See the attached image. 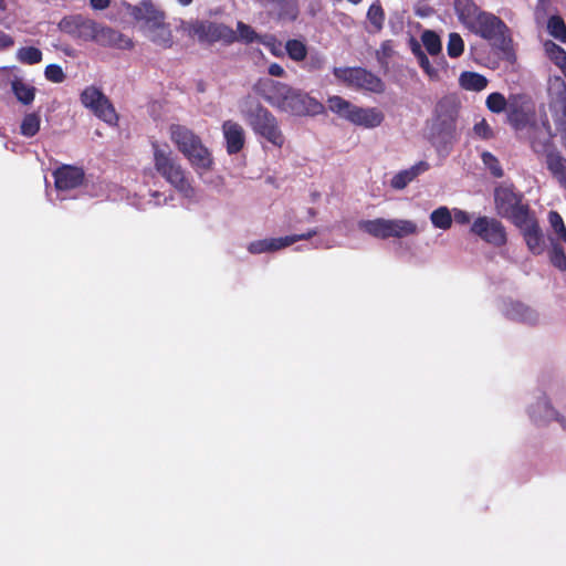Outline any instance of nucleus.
<instances>
[{
    "label": "nucleus",
    "mask_w": 566,
    "mask_h": 566,
    "mask_svg": "<svg viewBox=\"0 0 566 566\" xmlns=\"http://www.w3.org/2000/svg\"><path fill=\"white\" fill-rule=\"evenodd\" d=\"M256 88L262 98L281 113L305 117L325 112V106L318 99L286 83L266 78L260 81Z\"/></svg>",
    "instance_id": "obj_1"
},
{
    "label": "nucleus",
    "mask_w": 566,
    "mask_h": 566,
    "mask_svg": "<svg viewBox=\"0 0 566 566\" xmlns=\"http://www.w3.org/2000/svg\"><path fill=\"white\" fill-rule=\"evenodd\" d=\"M57 27L62 33L78 42H94L104 48L119 50H130L134 46L130 38L81 13L63 17Z\"/></svg>",
    "instance_id": "obj_2"
},
{
    "label": "nucleus",
    "mask_w": 566,
    "mask_h": 566,
    "mask_svg": "<svg viewBox=\"0 0 566 566\" xmlns=\"http://www.w3.org/2000/svg\"><path fill=\"white\" fill-rule=\"evenodd\" d=\"M240 113L258 138L279 149L285 145L286 137L280 119L260 101L247 96L241 104Z\"/></svg>",
    "instance_id": "obj_3"
},
{
    "label": "nucleus",
    "mask_w": 566,
    "mask_h": 566,
    "mask_svg": "<svg viewBox=\"0 0 566 566\" xmlns=\"http://www.w3.org/2000/svg\"><path fill=\"white\" fill-rule=\"evenodd\" d=\"M169 136L177 149L188 159L195 169L208 171L213 166L210 150L203 145L199 135L185 125L171 124Z\"/></svg>",
    "instance_id": "obj_4"
},
{
    "label": "nucleus",
    "mask_w": 566,
    "mask_h": 566,
    "mask_svg": "<svg viewBox=\"0 0 566 566\" xmlns=\"http://www.w3.org/2000/svg\"><path fill=\"white\" fill-rule=\"evenodd\" d=\"M153 149L156 171L185 198L192 199L196 196V189L172 151L161 149L157 144H153Z\"/></svg>",
    "instance_id": "obj_5"
},
{
    "label": "nucleus",
    "mask_w": 566,
    "mask_h": 566,
    "mask_svg": "<svg viewBox=\"0 0 566 566\" xmlns=\"http://www.w3.org/2000/svg\"><path fill=\"white\" fill-rule=\"evenodd\" d=\"M528 130V143L536 155L545 157L548 171L566 190V158L554 145L552 137L546 136L543 130L533 123Z\"/></svg>",
    "instance_id": "obj_6"
},
{
    "label": "nucleus",
    "mask_w": 566,
    "mask_h": 566,
    "mask_svg": "<svg viewBox=\"0 0 566 566\" xmlns=\"http://www.w3.org/2000/svg\"><path fill=\"white\" fill-rule=\"evenodd\" d=\"M523 193L514 186H500L494 190V206L497 214L509 219L514 226H522L523 219L532 214L527 203H523Z\"/></svg>",
    "instance_id": "obj_7"
},
{
    "label": "nucleus",
    "mask_w": 566,
    "mask_h": 566,
    "mask_svg": "<svg viewBox=\"0 0 566 566\" xmlns=\"http://www.w3.org/2000/svg\"><path fill=\"white\" fill-rule=\"evenodd\" d=\"M458 118L457 104L450 98H442L438 102L434 116L430 125V139L433 144L447 145L455 133Z\"/></svg>",
    "instance_id": "obj_8"
},
{
    "label": "nucleus",
    "mask_w": 566,
    "mask_h": 566,
    "mask_svg": "<svg viewBox=\"0 0 566 566\" xmlns=\"http://www.w3.org/2000/svg\"><path fill=\"white\" fill-rule=\"evenodd\" d=\"M333 74L346 86L355 90L371 93H382L385 91V84L381 78L364 67H334Z\"/></svg>",
    "instance_id": "obj_9"
},
{
    "label": "nucleus",
    "mask_w": 566,
    "mask_h": 566,
    "mask_svg": "<svg viewBox=\"0 0 566 566\" xmlns=\"http://www.w3.org/2000/svg\"><path fill=\"white\" fill-rule=\"evenodd\" d=\"M80 101L101 120L112 126L118 124L119 116L113 103L98 87L94 85L85 87L80 95Z\"/></svg>",
    "instance_id": "obj_10"
},
{
    "label": "nucleus",
    "mask_w": 566,
    "mask_h": 566,
    "mask_svg": "<svg viewBox=\"0 0 566 566\" xmlns=\"http://www.w3.org/2000/svg\"><path fill=\"white\" fill-rule=\"evenodd\" d=\"M470 232L493 248H502L509 241L505 226L492 217H478L472 222Z\"/></svg>",
    "instance_id": "obj_11"
},
{
    "label": "nucleus",
    "mask_w": 566,
    "mask_h": 566,
    "mask_svg": "<svg viewBox=\"0 0 566 566\" xmlns=\"http://www.w3.org/2000/svg\"><path fill=\"white\" fill-rule=\"evenodd\" d=\"M189 34L197 36L201 43L222 42L227 45L237 42V33L223 23L196 21L189 28Z\"/></svg>",
    "instance_id": "obj_12"
},
{
    "label": "nucleus",
    "mask_w": 566,
    "mask_h": 566,
    "mask_svg": "<svg viewBox=\"0 0 566 566\" xmlns=\"http://www.w3.org/2000/svg\"><path fill=\"white\" fill-rule=\"evenodd\" d=\"M468 30L489 42L501 44L504 43L505 34L509 32L505 22L488 11H483Z\"/></svg>",
    "instance_id": "obj_13"
},
{
    "label": "nucleus",
    "mask_w": 566,
    "mask_h": 566,
    "mask_svg": "<svg viewBox=\"0 0 566 566\" xmlns=\"http://www.w3.org/2000/svg\"><path fill=\"white\" fill-rule=\"evenodd\" d=\"M506 116L509 124L515 130H523L535 123V111L531 101L526 98V96L520 94L510 96Z\"/></svg>",
    "instance_id": "obj_14"
},
{
    "label": "nucleus",
    "mask_w": 566,
    "mask_h": 566,
    "mask_svg": "<svg viewBox=\"0 0 566 566\" xmlns=\"http://www.w3.org/2000/svg\"><path fill=\"white\" fill-rule=\"evenodd\" d=\"M317 233L318 232L316 229H311L306 233L302 234H292L282 238L256 240L248 245V251L252 254L277 251L283 248L290 247L297 241L308 240L312 237L316 235Z\"/></svg>",
    "instance_id": "obj_15"
},
{
    "label": "nucleus",
    "mask_w": 566,
    "mask_h": 566,
    "mask_svg": "<svg viewBox=\"0 0 566 566\" xmlns=\"http://www.w3.org/2000/svg\"><path fill=\"white\" fill-rule=\"evenodd\" d=\"M130 15L143 23L144 31L159 27L166 20V13L160 10L151 0H143L130 9Z\"/></svg>",
    "instance_id": "obj_16"
},
{
    "label": "nucleus",
    "mask_w": 566,
    "mask_h": 566,
    "mask_svg": "<svg viewBox=\"0 0 566 566\" xmlns=\"http://www.w3.org/2000/svg\"><path fill=\"white\" fill-rule=\"evenodd\" d=\"M515 227L521 230L525 243L533 254L539 255L544 252L543 231L533 213L523 219L522 226Z\"/></svg>",
    "instance_id": "obj_17"
},
{
    "label": "nucleus",
    "mask_w": 566,
    "mask_h": 566,
    "mask_svg": "<svg viewBox=\"0 0 566 566\" xmlns=\"http://www.w3.org/2000/svg\"><path fill=\"white\" fill-rule=\"evenodd\" d=\"M226 144V150L229 155L239 154L245 145L244 128L232 119L224 120L221 126Z\"/></svg>",
    "instance_id": "obj_18"
},
{
    "label": "nucleus",
    "mask_w": 566,
    "mask_h": 566,
    "mask_svg": "<svg viewBox=\"0 0 566 566\" xmlns=\"http://www.w3.org/2000/svg\"><path fill=\"white\" fill-rule=\"evenodd\" d=\"M55 187L59 190H72L80 187L85 178L84 170L76 166L64 165L54 172Z\"/></svg>",
    "instance_id": "obj_19"
},
{
    "label": "nucleus",
    "mask_w": 566,
    "mask_h": 566,
    "mask_svg": "<svg viewBox=\"0 0 566 566\" xmlns=\"http://www.w3.org/2000/svg\"><path fill=\"white\" fill-rule=\"evenodd\" d=\"M385 115L376 107H360L355 105L347 120L354 125L363 126L365 128H375L381 125Z\"/></svg>",
    "instance_id": "obj_20"
},
{
    "label": "nucleus",
    "mask_w": 566,
    "mask_h": 566,
    "mask_svg": "<svg viewBox=\"0 0 566 566\" xmlns=\"http://www.w3.org/2000/svg\"><path fill=\"white\" fill-rule=\"evenodd\" d=\"M453 6L459 21L467 29H469V27L484 11L474 2V0H454Z\"/></svg>",
    "instance_id": "obj_21"
},
{
    "label": "nucleus",
    "mask_w": 566,
    "mask_h": 566,
    "mask_svg": "<svg viewBox=\"0 0 566 566\" xmlns=\"http://www.w3.org/2000/svg\"><path fill=\"white\" fill-rule=\"evenodd\" d=\"M429 168L430 165L427 161L421 160L411 166L409 169H405L396 174L390 181V186L394 189L401 190Z\"/></svg>",
    "instance_id": "obj_22"
},
{
    "label": "nucleus",
    "mask_w": 566,
    "mask_h": 566,
    "mask_svg": "<svg viewBox=\"0 0 566 566\" xmlns=\"http://www.w3.org/2000/svg\"><path fill=\"white\" fill-rule=\"evenodd\" d=\"M544 410L546 412L545 421L556 420L560 423V426L566 429V418L559 415L551 405L547 398H543V400H538L536 405L532 406L530 415L535 423L541 424L542 418L537 415L539 410Z\"/></svg>",
    "instance_id": "obj_23"
},
{
    "label": "nucleus",
    "mask_w": 566,
    "mask_h": 566,
    "mask_svg": "<svg viewBox=\"0 0 566 566\" xmlns=\"http://www.w3.org/2000/svg\"><path fill=\"white\" fill-rule=\"evenodd\" d=\"M150 42L161 49H170L174 44V36L170 25L166 23V20L145 32Z\"/></svg>",
    "instance_id": "obj_24"
},
{
    "label": "nucleus",
    "mask_w": 566,
    "mask_h": 566,
    "mask_svg": "<svg viewBox=\"0 0 566 566\" xmlns=\"http://www.w3.org/2000/svg\"><path fill=\"white\" fill-rule=\"evenodd\" d=\"M358 228L374 238L381 240L389 239V219L376 218L374 220H360Z\"/></svg>",
    "instance_id": "obj_25"
},
{
    "label": "nucleus",
    "mask_w": 566,
    "mask_h": 566,
    "mask_svg": "<svg viewBox=\"0 0 566 566\" xmlns=\"http://www.w3.org/2000/svg\"><path fill=\"white\" fill-rule=\"evenodd\" d=\"M488 84V78L476 72L464 71L459 76V85L465 91L481 92Z\"/></svg>",
    "instance_id": "obj_26"
},
{
    "label": "nucleus",
    "mask_w": 566,
    "mask_h": 566,
    "mask_svg": "<svg viewBox=\"0 0 566 566\" xmlns=\"http://www.w3.org/2000/svg\"><path fill=\"white\" fill-rule=\"evenodd\" d=\"M417 232L418 227L411 220L389 219V238H405Z\"/></svg>",
    "instance_id": "obj_27"
},
{
    "label": "nucleus",
    "mask_w": 566,
    "mask_h": 566,
    "mask_svg": "<svg viewBox=\"0 0 566 566\" xmlns=\"http://www.w3.org/2000/svg\"><path fill=\"white\" fill-rule=\"evenodd\" d=\"M289 59L300 63L306 59L308 53L306 42L300 39H289L284 45Z\"/></svg>",
    "instance_id": "obj_28"
},
{
    "label": "nucleus",
    "mask_w": 566,
    "mask_h": 566,
    "mask_svg": "<svg viewBox=\"0 0 566 566\" xmlns=\"http://www.w3.org/2000/svg\"><path fill=\"white\" fill-rule=\"evenodd\" d=\"M12 92L17 99L23 105H30L35 97V87L23 82L22 80L12 81Z\"/></svg>",
    "instance_id": "obj_29"
},
{
    "label": "nucleus",
    "mask_w": 566,
    "mask_h": 566,
    "mask_svg": "<svg viewBox=\"0 0 566 566\" xmlns=\"http://www.w3.org/2000/svg\"><path fill=\"white\" fill-rule=\"evenodd\" d=\"M275 7L282 20L295 21L300 14L297 0H279Z\"/></svg>",
    "instance_id": "obj_30"
},
{
    "label": "nucleus",
    "mask_w": 566,
    "mask_h": 566,
    "mask_svg": "<svg viewBox=\"0 0 566 566\" xmlns=\"http://www.w3.org/2000/svg\"><path fill=\"white\" fill-rule=\"evenodd\" d=\"M327 106L331 112L347 120L355 105L338 95H333L328 97Z\"/></svg>",
    "instance_id": "obj_31"
},
{
    "label": "nucleus",
    "mask_w": 566,
    "mask_h": 566,
    "mask_svg": "<svg viewBox=\"0 0 566 566\" xmlns=\"http://www.w3.org/2000/svg\"><path fill=\"white\" fill-rule=\"evenodd\" d=\"M430 221L434 228L441 230H448L452 226V214L448 207H439L434 209L430 214Z\"/></svg>",
    "instance_id": "obj_32"
},
{
    "label": "nucleus",
    "mask_w": 566,
    "mask_h": 566,
    "mask_svg": "<svg viewBox=\"0 0 566 566\" xmlns=\"http://www.w3.org/2000/svg\"><path fill=\"white\" fill-rule=\"evenodd\" d=\"M385 18V10L381 2L379 0L374 1L367 11V19L376 32L382 30Z\"/></svg>",
    "instance_id": "obj_33"
},
{
    "label": "nucleus",
    "mask_w": 566,
    "mask_h": 566,
    "mask_svg": "<svg viewBox=\"0 0 566 566\" xmlns=\"http://www.w3.org/2000/svg\"><path fill=\"white\" fill-rule=\"evenodd\" d=\"M41 117L38 113H29L24 115L20 125V133L24 137H33L40 130Z\"/></svg>",
    "instance_id": "obj_34"
},
{
    "label": "nucleus",
    "mask_w": 566,
    "mask_h": 566,
    "mask_svg": "<svg viewBox=\"0 0 566 566\" xmlns=\"http://www.w3.org/2000/svg\"><path fill=\"white\" fill-rule=\"evenodd\" d=\"M302 62V69L304 71L308 73H316L324 70L326 59L321 52L313 51L310 54L307 53L306 59Z\"/></svg>",
    "instance_id": "obj_35"
},
{
    "label": "nucleus",
    "mask_w": 566,
    "mask_h": 566,
    "mask_svg": "<svg viewBox=\"0 0 566 566\" xmlns=\"http://www.w3.org/2000/svg\"><path fill=\"white\" fill-rule=\"evenodd\" d=\"M17 59L22 64H38L42 61V52L35 46H22L17 51Z\"/></svg>",
    "instance_id": "obj_36"
},
{
    "label": "nucleus",
    "mask_w": 566,
    "mask_h": 566,
    "mask_svg": "<svg viewBox=\"0 0 566 566\" xmlns=\"http://www.w3.org/2000/svg\"><path fill=\"white\" fill-rule=\"evenodd\" d=\"M411 51L412 53L415 54V56L417 57V61L420 65V67L431 77V78H434V77H438V71L432 67L428 56L426 55V53L421 50V46L420 44L412 40L411 42Z\"/></svg>",
    "instance_id": "obj_37"
},
{
    "label": "nucleus",
    "mask_w": 566,
    "mask_h": 566,
    "mask_svg": "<svg viewBox=\"0 0 566 566\" xmlns=\"http://www.w3.org/2000/svg\"><path fill=\"white\" fill-rule=\"evenodd\" d=\"M547 31L556 40L566 42V24L560 15H552L548 19Z\"/></svg>",
    "instance_id": "obj_38"
},
{
    "label": "nucleus",
    "mask_w": 566,
    "mask_h": 566,
    "mask_svg": "<svg viewBox=\"0 0 566 566\" xmlns=\"http://www.w3.org/2000/svg\"><path fill=\"white\" fill-rule=\"evenodd\" d=\"M421 41L427 52L430 55H438L441 53L442 44L440 36L431 30H426L421 34Z\"/></svg>",
    "instance_id": "obj_39"
},
{
    "label": "nucleus",
    "mask_w": 566,
    "mask_h": 566,
    "mask_svg": "<svg viewBox=\"0 0 566 566\" xmlns=\"http://www.w3.org/2000/svg\"><path fill=\"white\" fill-rule=\"evenodd\" d=\"M546 52L548 53L551 60L564 71L566 75V51L559 46L558 44L548 41L545 43Z\"/></svg>",
    "instance_id": "obj_40"
},
{
    "label": "nucleus",
    "mask_w": 566,
    "mask_h": 566,
    "mask_svg": "<svg viewBox=\"0 0 566 566\" xmlns=\"http://www.w3.org/2000/svg\"><path fill=\"white\" fill-rule=\"evenodd\" d=\"M237 41L250 44L253 42H260V39L262 35H259L255 30L249 25L245 24L242 21H239L237 23Z\"/></svg>",
    "instance_id": "obj_41"
},
{
    "label": "nucleus",
    "mask_w": 566,
    "mask_h": 566,
    "mask_svg": "<svg viewBox=\"0 0 566 566\" xmlns=\"http://www.w3.org/2000/svg\"><path fill=\"white\" fill-rule=\"evenodd\" d=\"M485 104L490 112L500 114L507 109L510 98L506 99L502 93L494 92L486 97Z\"/></svg>",
    "instance_id": "obj_42"
},
{
    "label": "nucleus",
    "mask_w": 566,
    "mask_h": 566,
    "mask_svg": "<svg viewBox=\"0 0 566 566\" xmlns=\"http://www.w3.org/2000/svg\"><path fill=\"white\" fill-rule=\"evenodd\" d=\"M548 256L553 266L559 271H566V253L559 243L552 242Z\"/></svg>",
    "instance_id": "obj_43"
},
{
    "label": "nucleus",
    "mask_w": 566,
    "mask_h": 566,
    "mask_svg": "<svg viewBox=\"0 0 566 566\" xmlns=\"http://www.w3.org/2000/svg\"><path fill=\"white\" fill-rule=\"evenodd\" d=\"M464 52V41L462 36L457 32H451L449 34L448 44H447V53L451 59H457L461 56Z\"/></svg>",
    "instance_id": "obj_44"
},
{
    "label": "nucleus",
    "mask_w": 566,
    "mask_h": 566,
    "mask_svg": "<svg viewBox=\"0 0 566 566\" xmlns=\"http://www.w3.org/2000/svg\"><path fill=\"white\" fill-rule=\"evenodd\" d=\"M481 159L484 166L490 170L492 176L495 178L503 177V169L499 161V159L490 151H483L481 154Z\"/></svg>",
    "instance_id": "obj_45"
},
{
    "label": "nucleus",
    "mask_w": 566,
    "mask_h": 566,
    "mask_svg": "<svg viewBox=\"0 0 566 566\" xmlns=\"http://www.w3.org/2000/svg\"><path fill=\"white\" fill-rule=\"evenodd\" d=\"M548 221L552 227V229L555 231L557 237L566 243V227L563 221L562 216L557 211H549L548 213Z\"/></svg>",
    "instance_id": "obj_46"
},
{
    "label": "nucleus",
    "mask_w": 566,
    "mask_h": 566,
    "mask_svg": "<svg viewBox=\"0 0 566 566\" xmlns=\"http://www.w3.org/2000/svg\"><path fill=\"white\" fill-rule=\"evenodd\" d=\"M260 43L263 44L272 55L282 57L284 52L282 50V42L272 34L262 35Z\"/></svg>",
    "instance_id": "obj_47"
},
{
    "label": "nucleus",
    "mask_w": 566,
    "mask_h": 566,
    "mask_svg": "<svg viewBox=\"0 0 566 566\" xmlns=\"http://www.w3.org/2000/svg\"><path fill=\"white\" fill-rule=\"evenodd\" d=\"M44 75L46 80L53 83H62L65 80V74L62 67L57 64H49L45 67Z\"/></svg>",
    "instance_id": "obj_48"
},
{
    "label": "nucleus",
    "mask_w": 566,
    "mask_h": 566,
    "mask_svg": "<svg viewBox=\"0 0 566 566\" xmlns=\"http://www.w3.org/2000/svg\"><path fill=\"white\" fill-rule=\"evenodd\" d=\"M473 130L482 139H491L493 137V130L484 118L473 126Z\"/></svg>",
    "instance_id": "obj_49"
},
{
    "label": "nucleus",
    "mask_w": 566,
    "mask_h": 566,
    "mask_svg": "<svg viewBox=\"0 0 566 566\" xmlns=\"http://www.w3.org/2000/svg\"><path fill=\"white\" fill-rule=\"evenodd\" d=\"M454 221L459 224H468L471 221L470 214L461 209H454L453 210V217Z\"/></svg>",
    "instance_id": "obj_50"
},
{
    "label": "nucleus",
    "mask_w": 566,
    "mask_h": 566,
    "mask_svg": "<svg viewBox=\"0 0 566 566\" xmlns=\"http://www.w3.org/2000/svg\"><path fill=\"white\" fill-rule=\"evenodd\" d=\"M13 45H14V39L10 34L0 30V51L7 50Z\"/></svg>",
    "instance_id": "obj_51"
},
{
    "label": "nucleus",
    "mask_w": 566,
    "mask_h": 566,
    "mask_svg": "<svg viewBox=\"0 0 566 566\" xmlns=\"http://www.w3.org/2000/svg\"><path fill=\"white\" fill-rule=\"evenodd\" d=\"M268 72L271 76L282 77L285 75V70L279 63L270 64Z\"/></svg>",
    "instance_id": "obj_52"
},
{
    "label": "nucleus",
    "mask_w": 566,
    "mask_h": 566,
    "mask_svg": "<svg viewBox=\"0 0 566 566\" xmlns=\"http://www.w3.org/2000/svg\"><path fill=\"white\" fill-rule=\"evenodd\" d=\"M90 4L94 10H104L109 6V0H90Z\"/></svg>",
    "instance_id": "obj_53"
},
{
    "label": "nucleus",
    "mask_w": 566,
    "mask_h": 566,
    "mask_svg": "<svg viewBox=\"0 0 566 566\" xmlns=\"http://www.w3.org/2000/svg\"><path fill=\"white\" fill-rule=\"evenodd\" d=\"M513 310L516 311V313L521 314L522 318H524V313H527L530 312V308L528 307H525L523 304L521 303H516L513 305Z\"/></svg>",
    "instance_id": "obj_54"
},
{
    "label": "nucleus",
    "mask_w": 566,
    "mask_h": 566,
    "mask_svg": "<svg viewBox=\"0 0 566 566\" xmlns=\"http://www.w3.org/2000/svg\"><path fill=\"white\" fill-rule=\"evenodd\" d=\"M7 10V2L6 0H0V11L4 12Z\"/></svg>",
    "instance_id": "obj_55"
},
{
    "label": "nucleus",
    "mask_w": 566,
    "mask_h": 566,
    "mask_svg": "<svg viewBox=\"0 0 566 566\" xmlns=\"http://www.w3.org/2000/svg\"><path fill=\"white\" fill-rule=\"evenodd\" d=\"M181 6H189L192 0H178Z\"/></svg>",
    "instance_id": "obj_56"
},
{
    "label": "nucleus",
    "mask_w": 566,
    "mask_h": 566,
    "mask_svg": "<svg viewBox=\"0 0 566 566\" xmlns=\"http://www.w3.org/2000/svg\"><path fill=\"white\" fill-rule=\"evenodd\" d=\"M347 1L353 4H359L363 0H347Z\"/></svg>",
    "instance_id": "obj_57"
},
{
    "label": "nucleus",
    "mask_w": 566,
    "mask_h": 566,
    "mask_svg": "<svg viewBox=\"0 0 566 566\" xmlns=\"http://www.w3.org/2000/svg\"><path fill=\"white\" fill-rule=\"evenodd\" d=\"M563 113L566 116V99L564 101V104H563Z\"/></svg>",
    "instance_id": "obj_58"
},
{
    "label": "nucleus",
    "mask_w": 566,
    "mask_h": 566,
    "mask_svg": "<svg viewBox=\"0 0 566 566\" xmlns=\"http://www.w3.org/2000/svg\"><path fill=\"white\" fill-rule=\"evenodd\" d=\"M381 48H382L384 51H388V48H387L386 43H382Z\"/></svg>",
    "instance_id": "obj_59"
},
{
    "label": "nucleus",
    "mask_w": 566,
    "mask_h": 566,
    "mask_svg": "<svg viewBox=\"0 0 566 566\" xmlns=\"http://www.w3.org/2000/svg\"><path fill=\"white\" fill-rule=\"evenodd\" d=\"M381 48H382L384 51H388V48H387L386 43H382Z\"/></svg>",
    "instance_id": "obj_60"
},
{
    "label": "nucleus",
    "mask_w": 566,
    "mask_h": 566,
    "mask_svg": "<svg viewBox=\"0 0 566 566\" xmlns=\"http://www.w3.org/2000/svg\"><path fill=\"white\" fill-rule=\"evenodd\" d=\"M270 3L275 4L279 0H268Z\"/></svg>",
    "instance_id": "obj_61"
}]
</instances>
